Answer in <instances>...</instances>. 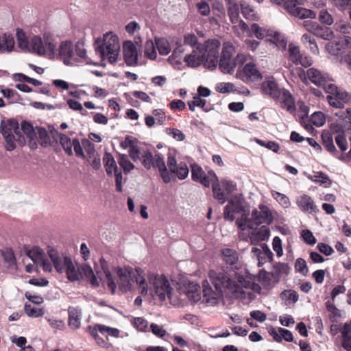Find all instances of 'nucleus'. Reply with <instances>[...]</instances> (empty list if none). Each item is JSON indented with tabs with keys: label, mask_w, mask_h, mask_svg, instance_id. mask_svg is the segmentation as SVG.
I'll return each mask as SVG.
<instances>
[{
	"label": "nucleus",
	"mask_w": 351,
	"mask_h": 351,
	"mask_svg": "<svg viewBox=\"0 0 351 351\" xmlns=\"http://www.w3.org/2000/svg\"><path fill=\"white\" fill-rule=\"evenodd\" d=\"M208 277L215 291L208 287L207 280L203 282L202 302L208 305L217 304L223 295L233 294L234 296H238V293L241 292V286L223 268L210 270Z\"/></svg>",
	"instance_id": "f257e3e1"
},
{
	"label": "nucleus",
	"mask_w": 351,
	"mask_h": 351,
	"mask_svg": "<svg viewBox=\"0 0 351 351\" xmlns=\"http://www.w3.org/2000/svg\"><path fill=\"white\" fill-rule=\"evenodd\" d=\"M138 141L131 136H126L120 143L123 149H129V156L134 162L141 160L143 166L147 170L158 169L161 178L166 184L171 182L169 174L165 162L164 157L158 152L154 155L149 149L141 148L137 145Z\"/></svg>",
	"instance_id": "f03ea898"
},
{
	"label": "nucleus",
	"mask_w": 351,
	"mask_h": 351,
	"mask_svg": "<svg viewBox=\"0 0 351 351\" xmlns=\"http://www.w3.org/2000/svg\"><path fill=\"white\" fill-rule=\"evenodd\" d=\"M120 49L118 37L112 33L104 36V43L95 48V52L101 59L108 58L111 64L116 62Z\"/></svg>",
	"instance_id": "7ed1b4c3"
},
{
	"label": "nucleus",
	"mask_w": 351,
	"mask_h": 351,
	"mask_svg": "<svg viewBox=\"0 0 351 351\" xmlns=\"http://www.w3.org/2000/svg\"><path fill=\"white\" fill-rule=\"evenodd\" d=\"M49 256L53 262L56 270L58 273L65 271L66 276L71 281H75L80 278V273L75 269L71 258L69 256L64 258L63 263L58 255V252L54 249H50L48 251Z\"/></svg>",
	"instance_id": "20e7f679"
},
{
	"label": "nucleus",
	"mask_w": 351,
	"mask_h": 351,
	"mask_svg": "<svg viewBox=\"0 0 351 351\" xmlns=\"http://www.w3.org/2000/svg\"><path fill=\"white\" fill-rule=\"evenodd\" d=\"M349 51H351V37L342 35L335 38L330 31V55L343 63L344 55Z\"/></svg>",
	"instance_id": "39448f33"
},
{
	"label": "nucleus",
	"mask_w": 351,
	"mask_h": 351,
	"mask_svg": "<svg viewBox=\"0 0 351 351\" xmlns=\"http://www.w3.org/2000/svg\"><path fill=\"white\" fill-rule=\"evenodd\" d=\"M221 46L217 39H210L206 40L202 48V53L205 60L204 64L209 69H215L219 62V50Z\"/></svg>",
	"instance_id": "423d86ee"
},
{
	"label": "nucleus",
	"mask_w": 351,
	"mask_h": 351,
	"mask_svg": "<svg viewBox=\"0 0 351 351\" xmlns=\"http://www.w3.org/2000/svg\"><path fill=\"white\" fill-rule=\"evenodd\" d=\"M351 130V109H330V129Z\"/></svg>",
	"instance_id": "0eeeda50"
},
{
	"label": "nucleus",
	"mask_w": 351,
	"mask_h": 351,
	"mask_svg": "<svg viewBox=\"0 0 351 351\" xmlns=\"http://www.w3.org/2000/svg\"><path fill=\"white\" fill-rule=\"evenodd\" d=\"M237 190L236 184L230 180H221L220 182H213V193L214 197L220 204H223L228 200V197Z\"/></svg>",
	"instance_id": "6e6552de"
},
{
	"label": "nucleus",
	"mask_w": 351,
	"mask_h": 351,
	"mask_svg": "<svg viewBox=\"0 0 351 351\" xmlns=\"http://www.w3.org/2000/svg\"><path fill=\"white\" fill-rule=\"evenodd\" d=\"M260 210L254 209L252 212L250 220H248L247 228L255 229L262 223L269 224L273 221V216L269 208L263 204L259 205Z\"/></svg>",
	"instance_id": "1a4fd4ad"
},
{
	"label": "nucleus",
	"mask_w": 351,
	"mask_h": 351,
	"mask_svg": "<svg viewBox=\"0 0 351 351\" xmlns=\"http://www.w3.org/2000/svg\"><path fill=\"white\" fill-rule=\"evenodd\" d=\"M348 103H351V93L330 84V109H344Z\"/></svg>",
	"instance_id": "9d476101"
},
{
	"label": "nucleus",
	"mask_w": 351,
	"mask_h": 351,
	"mask_svg": "<svg viewBox=\"0 0 351 351\" xmlns=\"http://www.w3.org/2000/svg\"><path fill=\"white\" fill-rule=\"evenodd\" d=\"M149 280L152 281L155 293L161 301H165L166 296L170 294L171 290L167 278L164 275L152 274Z\"/></svg>",
	"instance_id": "9b49d317"
},
{
	"label": "nucleus",
	"mask_w": 351,
	"mask_h": 351,
	"mask_svg": "<svg viewBox=\"0 0 351 351\" xmlns=\"http://www.w3.org/2000/svg\"><path fill=\"white\" fill-rule=\"evenodd\" d=\"M191 177L193 180L201 183L205 187H208L211 183L217 180L214 171H209L206 175L201 167L197 165H191Z\"/></svg>",
	"instance_id": "f8f14e48"
},
{
	"label": "nucleus",
	"mask_w": 351,
	"mask_h": 351,
	"mask_svg": "<svg viewBox=\"0 0 351 351\" xmlns=\"http://www.w3.org/2000/svg\"><path fill=\"white\" fill-rule=\"evenodd\" d=\"M285 7L289 13L300 19H315L316 16L311 10L300 7L297 0H287Z\"/></svg>",
	"instance_id": "ddd939ff"
},
{
	"label": "nucleus",
	"mask_w": 351,
	"mask_h": 351,
	"mask_svg": "<svg viewBox=\"0 0 351 351\" xmlns=\"http://www.w3.org/2000/svg\"><path fill=\"white\" fill-rule=\"evenodd\" d=\"M336 129L337 128L330 129V132H332V134H330V154L335 156H337L338 152L336 150V148L332 143L333 136H335L334 138L337 147L341 152L346 151L348 147L347 138L345 134V132L346 130L337 131Z\"/></svg>",
	"instance_id": "4468645a"
},
{
	"label": "nucleus",
	"mask_w": 351,
	"mask_h": 351,
	"mask_svg": "<svg viewBox=\"0 0 351 351\" xmlns=\"http://www.w3.org/2000/svg\"><path fill=\"white\" fill-rule=\"evenodd\" d=\"M16 136L12 134L10 129L4 130L2 132L3 136L6 142L5 149L8 151H12L16 148L15 141H17L20 145H23L25 143L24 137L19 132L18 123H16V128L14 129Z\"/></svg>",
	"instance_id": "2eb2a0df"
},
{
	"label": "nucleus",
	"mask_w": 351,
	"mask_h": 351,
	"mask_svg": "<svg viewBox=\"0 0 351 351\" xmlns=\"http://www.w3.org/2000/svg\"><path fill=\"white\" fill-rule=\"evenodd\" d=\"M289 58L295 65L300 64L304 67H308L312 64L311 58L302 54L299 47L292 43L289 45Z\"/></svg>",
	"instance_id": "dca6fc26"
},
{
	"label": "nucleus",
	"mask_w": 351,
	"mask_h": 351,
	"mask_svg": "<svg viewBox=\"0 0 351 351\" xmlns=\"http://www.w3.org/2000/svg\"><path fill=\"white\" fill-rule=\"evenodd\" d=\"M245 61V56L239 53L234 59L220 58L218 63L219 69L223 73H231L237 65H242Z\"/></svg>",
	"instance_id": "f3484780"
},
{
	"label": "nucleus",
	"mask_w": 351,
	"mask_h": 351,
	"mask_svg": "<svg viewBox=\"0 0 351 351\" xmlns=\"http://www.w3.org/2000/svg\"><path fill=\"white\" fill-rule=\"evenodd\" d=\"M244 210L242 202L237 197L228 201V204L225 206L223 210L224 219L233 221L235 219L234 214H239Z\"/></svg>",
	"instance_id": "a211bd4d"
},
{
	"label": "nucleus",
	"mask_w": 351,
	"mask_h": 351,
	"mask_svg": "<svg viewBox=\"0 0 351 351\" xmlns=\"http://www.w3.org/2000/svg\"><path fill=\"white\" fill-rule=\"evenodd\" d=\"M123 56L125 62L128 66H136L138 60L136 47L132 41H126L123 43Z\"/></svg>",
	"instance_id": "6ab92c4d"
},
{
	"label": "nucleus",
	"mask_w": 351,
	"mask_h": 351,
	"mask_svg": "<svg viewBox=\"0 0 351 351\" xmlns=\"http://www.w3.org/2000/svg\"><path fill=\"white\" fill-rule=\"evenodd\" d=\"M262 79V75L254 63L246 64L243 69L242 80L245 82H256Z\"/></svg>",
	"instance_id": "aec40b11"
},
{
	"label": "nucleus",
	"mask_w": 351,
	"mask_h": 351,
	"mask_svg": "<svg viewBox=\"0 0 351 351\" xmlns=\"http://www.w3.org/2000/svg\"><path fill=\"white\" fill-rule=\"evenodd\" d=\"M58 55L65 65H70L73 56V43L70 40L62 42L58 48Z\"/></svg>",
	"instance_id": "412c9836"
},
{
	"label": "nucleus",
	"mask_w": 351,
	"mask_h": 351,
	"mask_svg": "<svg viewBox=\"0 0 351 351\" xmlns=\"http://www.w3.org/2000/svg\"><path fill=\"white\" fill-rule=\"evenodd\" d=\"M261 89L263 93L269 95L275 100L278 99L282 94V90L274 80L263 82L261 84Z\"/></svg>",
	"instance_id": "4be33fe9"
},
{
	"label": "nucleus",
	"mask_w": 351,
	"mask_h": 351,
	"mask_svg": "<svg viewBox=\"0 0 351 351\" xmlns=\"http://www.w3.org/2000/svg\"><path fill=\"white\" fill-rule=\"evenodd\" d=\"M306 75L312 83L317 86H322L326 93H329V86H326V79L323 76L321 72L314 68L307 70Z\"/></svg>",
	"instance_id": "5701e85b"
},
{
	"label": "nucleus",
	"mask_w": 351,
	"mask_h": 351,
	"mask_svg": "<svg viewBox=\"0 0 351 351\" xmlns=\"http://www.w3.org/2000/svg\"><path fill=\"white\" fill-rule=\"evenodd\" d=\"M297 204L303 212L312 213L318 210L312 198L305 194L298 198Z\"/></svg>",
	"instance_id": "b1692460"
},
{
	"label": "nucleus",
	"mask_w": 351,
	"mask_h": 351,
	"mask_svg": "<svg viewBox=\"0 0 351 351\" xmlns=\"http://www.w3.org/2000/svg\"><path fill=\"white\" fill-rule=\"evenodd\" d=\"M281 107L291 114L296 111L295 101L293 96L286 89H282Z\"/></svg>",
	"instance_id": "393cba45"
},
{
	"label": "nucleus",
	"mask_w": 351,
	"mask_h": 351,
	"mask_svg": "<svg viewBox=\"0 0 351 351\" xmlns=\"http://www.w3.org/2000/svg\"><path fill=\"white\" fill-rule=\"evenodd\" d=\"M228 16L232 23L239 21L240 7L237 0H225Z\"/></svg>",
	"instance_id": "a878e982"
},
{
	"label": "nucleus",
	"mask_w": 351,
	"mask_h": 351,
	"mask_svg": "<svg viewBox=\"0 0 351 351\" xmlns=\"http://www.w3.org/2000/svg\"><path fill=\"white\" fill-rule=\"evenodd\" d=\"M69 313V325L71 328L75 330L80 327L82 312L81 311L75 307H69L68 309Z\"/></svg>",
	"instance_id": "bb28decb"
},
{
	"label": "nucleus",
	"mask_w": 351,
	"mask_h": 351,
	"mask_svg": "<svg viewBox=\"0 0 351 351\" xmlns=\"http://www.w3.org/2000/svg\"><path fill=\"white\" fill-rule=\"evenodd\" d=\"M184 61L187 66L195 68L201 65L203 62H205V60L201 50L197 51L193 49L191 53L184 57Z\"/></svg>",
	"instance_id": "cd10ccee"
},
{
	"label": "nucleus",
	"mask_w": 351,
	"mask_h": 351,
	"mask_svg": "<svg viewBox=\"0 0 351 351\" xmlns=\"http://www.w3.org/2000/svg\"><path fill=\"white\" fill-rule=\"evenodd\" d=\"M0 257L3 258V265L6 269L15 268L16 260L12 249L7 248L5 250H0Z\"/></svg>",
	"instance_id": "c85d7f7f"
},
{
	"label": "nucleus",
	"mask_w": 351,
	"mask_h": 351,
	"mask_svg": "<svg viewBox=\"0 0 351 351\" xmlns=\"http://www.w3.org/2000/svg\"><path fill=\"white\" fill-rule=\"evenodd\" d=\"M104 166L108 176H112L114 172H117L119 168L113 156L108 152H106L103 157Z\"/></svg>",
	"instance_id": "c756f323"
},
{
	"label": "nucleus",
	"mask_w": 351,
	"mask_h": 351,
	"mask_svg": "<svg viewBox=\"0 0 351 351\" xmlns=\"http://www.w3.org/2000/svg\"><path fill=\"white\" fill-rule=\"evenodd\" d=\"M29 51L36 53L39 56L45 54L44 43L40 37L35 36L29 41V48L27 49Z\"/></svg>",
	"instance_id": "7c9ffc66"
},
{
	"label": "nucleus",
	"mask_w": 351,
	"mask_h": 351,
	"mask_svg": "<svg viewBox=\"0 0 351 351\" xmlns=\"http://www.w3.org/2000/svg\"><path fill=\"white\" fill-rule=\"evenodd\" d=\"M221 254L223 261L230 265H234L237 263L239 261L238 252L231 248H223L221 250Z\"/></svg>",
	"instance_id": "2f4dec72"
},
{
	"label": "nucleus",
	"mask_w": 351,
	"mask_h": 351,
	"mask_svg": "<svg viewBox=\"0 0 351 351\" xmlns=\"http://www.w3.org/2000/svg\"><path fill=\"white\" fill-rule=\"evenodd\" d=\"M21 125V130L23 131V134L26 136L30 142L34 141L33 146L36 147L37 144L34 141L37 138V134L33 125L26 121H23Z\"/></svg>",
	"instance_id": "473e14b6"
},
{
	"label": "nucleus",
	"mask_w": 351,
	"mask_h": 351,
	"mask_svg": "<svg viewBox=\"0 0 351 351\" xmlns=\"http://www.w3.org/2000/svg\"><path fill=\"white\" fill-rule=\"evenodd\" d=\"M173 172H170L167 170L170 178L171 179V174L176 176L180 180L185 179L189 174V168L185 162H180L174 169Z\"/></svg>",
	"instance_id": "72a5a7b5"
},
{
	"label": "nucleus",
	"mask_w": 351,
	"mask_h": 351,
	"mask_svg": "<svg viewBox=\"0 0 351 351\" xmlns=\"http://www.w3.org/2000/svg\"><path fill=\"white\" fill-rule=\"evenodd\" d=\"M252 36H254L258 39L262 40L271 36V31L260 27L257 23H253L250 27Z\"/></svg>",
	"instance_id": "f704fd0d"
},
{
	"label": "nucleus",
	"mask_w": 351,
	"mask_h": 351,
	"mask_svg": "<svg viewBox=\"0 0 351 351\" xmlns=\"http://www.w3.org/2000/svg\"><path fill=\"white\" fill-rule=\"evenodd\" d=\"M301 41L306 48H308L311 50V52L313 53H318L319 49L315 40L310 34H303L301 38Z\"/></svg>",
	"instance_id": "c9c22d12"
},
{
	"label": "nucleus",
	"mask_w": 351,
	"mask_h": 351,
	"mask_svg": "<svg viewBox=\"0 0 351 351\" xmlns=\"http://www.w3.org/2000/svg\"><path fill=\"white\" fill-rule=\"evenodd\" d=\"M342 337V346L347 351H351V323L345 324Z\"/></svg>",
	"instance_id": "e433bc0d"
},
{
	"label": "nucleus",
	"mask_w": 351,
	"mask_h": 351,
	"mask_svg": "<svg viewBox=\"0 0 351 351\" xmlns=\"http://www.w3.org/2000/svg\"><path fill=\"white\" fill-rule=\"evenodd\" d=\"M101 268L105 274L106 282L108 288L111 290L112 293H114L116 289H117V285L113 279V276L110 271H109L106 262L101 263Z\"/></svg>",
	"instance_id": "4c0bfd02"
},
{
	"label": "nucleus",
	"mask_w": 351,
	"mask_h": 351,
	"mask_svg": "<svg viewBox=\"0 0 351 351\" xmlns=\"http://www.w3.org/2000/svg\"><path fill=\"white\" fill-rule=\"evenodd\" d=\"M155 44L160 55L166 56L171 51L169 42L164 38H156Z\"/></svg>",
	"instance_id": "58836bf2"
},
{
	"label": "nucleus",
	"mask_w": 351,
	"mask_h": 351,
	"mask_svg": "<svg viewBox=\"0 0 351 351\" xmlns=\"http://www.w3.org/2000/svg\"><path fill=\"white\" fill-rule=\"evenodd\" d=\"M189 108L191 111H194L196 106L201 108L203 110L208 112L210 109L206 107V100L200 98L199 96H195L193 100L188 101Z\"/></svg>",
	"instance_id": "ea45409f"
},
{
	"label": "nucleus",
	"mask_w": 351,
	"mask_h": 351,
	"mask_svg": "<svg viewBox=\"0 0 351 351\" xmlns=\"http://www.w3.org/2000/svg\"><path fill=\"white\" fill-rule=\"evenodd\" d=\"M60 143L64 150V152L69 155L72 156L73 153V141L64 134H59Z\"/></svg>",
	"instance_id": "a19ab883"
},
{
	"label": "nucleus",
	"mask_w": 351,
	"mask_h": 351,
	"mask_svg": "<svg viewBox=\"0 0 351 351\" xmlns=\"http://www.w3.org/2000/svg\"><path fill=\"white\" fill-rule=\"evenodd\" d=\"M118 162L125 173H128L134 169V165L129 160L126 154H119Z\"/></svg>",
	"instance_id": "79ce46f5"
},
{
	"label": "nucleus",
	"mask_w": 351,
	"mask_h": 351,
	"mask_svg": "<svg viewBox=\"0 0 351 351\" xmlns=\"http://www.w3.org/2000/svg\"><path fill=\"white\" fill-rule=\"evenodd\" d=\"M14 47V40L12 36L5 34L3 43H0V51H12Z\"/></svg>",
	"instance_id": "37998d69"
},
{
	"label": "nucleus",
	"mask_w": 351,
	"mask_h": 351,
	"mask_svg": "<svg viewBox=\"0 0 351 351\" xmlns=\"http://www.w3.org/2000/svg\"><path fill=\"white\" fill-rule=\"evenodd\" d=\"M241 13L247 20L257 21L258 16L254 10L249 5L241 4Z\"/></svg>",
	"instance_id": "c03bdc74"
},
{
	"label": "nucleus",
	"mask_w": 351,
	"mask_h": 351,
	"mask_svg": "<svg viewBox=\"0 0 351 351\" xmlns=\"http://www.w3.org/2000/svg\"><path fill=\"white\" fill-rule=\"evenodd\" d=\"M313 34L324 40H329V27L326 25L317 24Z\"/></svg>",
	"instance_id": "a18cd8bd"
},
{
	"label": "nucleus",
	"mask_w": 351,
	"mask_h": 351,
	"mask_svg": "<svg viewBox=\"0 0 351 351\" xmlns=\"http://www.w3.org/2000/svg\"><path fill=\"white\" fill-rule=\"evenodd\" d=\"M27 255L35 263H38L41 262V261L43 260L44 253L40 247H34L32 250H29L27 253Z\"/></svg>",
	"instance_id": "49530a36"
},
{
	"label": "nucleus",
	"mask_w": 351,
	"mask_h": 351,
	"mask_svg": "<svg viewBox=\"0 0 351 351\" xmlns=\"http://www.w3.org/2000/svg\"><path fill=\"white\" fill-rule=\"evenodd\" d=\"M145 56L151 60H155L157 53L155 49V45L152 40H147L145 45Z\"/></svg>",
	"instance_id": "de8ad7c7"
},
{
	"label": "nucleus",
	"mask_w": 351,
	"mask_h": 351,
	"mask_svg": "<svg viewBox=\"0 0 351 351\" xmlns=\"http://www.w3.org/2000/svg\"><path fill=\"white\" fill-rule=\"evenodd\" d=\"M16 38L19 46L21 49H27V48H29V41L27 40V38L25 32L22 29H17Z\"/></svg>",
	"instance_id": "09e8293b"
},
{
	"label": "nucleus",
	"mask_w": 351,
	"mask_h": 351,
	"mask_svg": "<svg viewBox=\"0 0 351 351\" xmlns=\"http://www.w3.org/2000/svg\"><path fill=\"white\" fill-rule=\"evenodd\" d=\"M25 313L29 317H38L44 313L42 308L32 306L29 304H25L24 307Z\"/></svg>",
	"instance_id": "8fccbe9b"
},
{
	"label": "nucleus",
	"mask_w": 351,
	"mask_h": 351,
	"mask_svg": "<svg viewBox=\"0 0 351 351\" xmlns=\"http://www.w3.org/2000/svg\"><path fill=\"white\" fill-rule=\"evenodd\" d=\"M272 42L275 43L278 49H285L287 47V41L285 37L280 33L274 32V34L271 33Z\"/></svg>",
	"instance_id": "3c124183"
},
{
	"label": "nucleus",
	"mask_w": 351,
	"mask_h": 351,
	"mask_svg": "<svg viewBox=\"0 0 351 351\" xmlns=\"http://www.w3.org/2000/svg\"><path fill=\"white\" fill-rule=\"evenodd\" d=\"M38 141L43 147H47L50 144V136L45 128L38 129Z\"/></svg>",
	"instance_id": "603ef678"
},
{
	"label": "nucleus",
	"mask_w": 351,
	"mask_h": 351,
	"mask_svg": "<svg viewBox=\"0 0 351 351\" xmlns=\"http://www.w3.org/2000/svg\"><path fill=\"white\" fill-rule=\"evenodd\" d=\"M255 141L259 145L266 147L269 150L273 151L274 152L277 153L280 149L279 144L275 141H265L261 139L256 138Z\"/></svg>",
	"instance_id": "864d4df0"
},
{
	"label": "nucleus",
	"mask_w": 351,
	"mask_h": 351,
	"mask_svg": "<svg viewBox=\"0 0 351 351\" xmlns=\"http://www.w3.org/2000/svg\"><path fill=\"white\" fill-rule=\"evenodd\" d=\"M346 313L344 311L336 308L330 304V322H338L341 318L344 317Z\"/></svg>",
	"instance_id": "5fc2aeb1"
},
{
	"label": "nucleus",
	"mask_w": 351,
	"mask_h": 351,
	"mask_svg": "<svg viewBox=\"0 0 351 351\" xmlns=\"http://www.w3.org/2000/svg\"><path fill=\"white\" fill-rule=\"evenodd\" d=\"M136 282L138 285L140 293L146 295L148 293V285L145 278L141 275H138L136 277Z\"/></svg>",
	"instance_id": "6e6d98bb"
},
{
	"label": "nucleus",
	"mask_w": 351,
	"mask_h": 351,
	"mask_svg": "<svg viewBox=\"0 0 351 351\" xmlns=\"http://www.w3.org/2000/svg\"><path fill=\"white\" fill-rule=\"evenodd\" d=\"M311 122L317 127L322 126L326 121L325 115L322 112H315L311 115Z\"/></svg>",
	"instance_id": "4d7b16f0"
},
{
	"label": "nucleus",
	"mask_w": 351,
	"mask_h": 351,
	"mask_svg": "<svg viewBox=\"0 0 351 351\" xmlns=\"http://www.w3.org/2000/svg\"><path fill=\"white\" fill-rule=\"evenodd\" d=\"M216 90L220 93H229L234 90V84L230 82H221L217 84Z\"/></svg>",
	"instance_id": "13d9d810"
},
{
	"label": "nucleus",
	"mask_w": 351,
	"mask_h": 351,
	"mask_svg": "<svg viewBox=\"0 0 351 351\" xmlns=\"http://www.w3.org/2000/svg\"><path fill=\"white\" fill-rule=\"evenodd\" d=\"M280 297L282 300H291L293 303H295L299 299L298 294L293 290L283 291L280 293Z\"/></svg>",
	"instance_id": "bf43d9fd"
},
{
	"label": "nucleus",
	"mask_w": 351,
	"mask_h": 351,
	"mask_svg": "<svg viewBox=\"0 0 351 351\" xmlns=\"http://www.w3.org/2000/svg\"><path fill=\"white\" fill-rule=\"evenodd\" d=\"M184 43L193 47H196L197 49H199L197 37L194 34H187L184 35Z\"/></svg>",
	"instance_id": "052dcab7"
},
{
	"label": "nucleus",
	"mask_w": 351,
	"mask_h": 351,
	"mask_svg": "<svg viewBox=\"0 0 351 351\" xmlns=\"http://www.w3.org/2000/svg\"><path fill=\"white\" fill-rule=\"evenodd\" d=\"M334 3L340 10H348L351 20V0H334Z\"/></svg>",
	"instance_id": "680f3d73"
},
{
	"label": "nucleus",
	"mask_w": 351,
	"mask_h": 351,
	"mask_svg": "<svg viewBox=\"0 0 351 351\" xmlns=\"http://www.w3.org/2000/svg\"><path fill=\"white\" fill-rule=\"evenodd\" d=\"M271 195L272 197L284 207H288L289 206V199L285 195L277 191H272Z\"/></svg>",
	"instance_id": "e2e57ef3"
},
{
	"label": "nucleus",
	"mask_w": 351,
	"mask_h": 351,
	"mask_svg": "<svg viewBox=\"0 0 351 351\" xmlns=\"http://www.w3.org/2000/svg\"><path fill=\"white\" fill-rule=\"evenodd\" d=\"M295 270L300 273H302L304 275H306L308 269L306 266V263L304 259L302 258H298L295 264Z\"/></svg>",
	"instance_id": "0e129e2a"
},
{
	"label": "nucleus",
	"mask_w": 351,
	"mask_h": 351,
	"mask_svg": "<svg viewBox=\"0 0 351 351\" xmlns=\"http://www.w3.org/2000/svg\"><path fill=\"white\" fill-rule=\"evenodd\" d=\"M311 180L315 182H319L322 185L325 184L329 180L328 176L322 171L314 172V175L311 176Z\"/></svg>",
	"instance_id": "69168bd1"
},
{
	"label": "nucleus",
	"mask_w": 351,
	"mask_h": 351,
	"mask_svg": "<svg viewBox=\"0 0 351 351\" xmlns=\"http://www.w3.org/2000/svg\"><path fill=\"white\" fill-rule=\"evenodd\" d=\"M257 239L260 241H265L270 236L269 228L266 226H262L256 234Z\"/></svg>",
	"instance_id": "338daca9"
},
{
	"label": "nucleus",
	"mask_w": 351,
	"mask_h": 351,
	"mask_svg": "<svg viewBox=\"0 0 351 351\" xmlns=\"http://www.w3.org/2000/svg\"><path fill=\"white\" fill-rule=\"evenodd\" d=\"M234 52V48L232 45L229 44H225L223 47L221 56L220 58L232 59L233 53Z\"/></svg>",
	"instance_id": "774afa93"
}]
</instances>
